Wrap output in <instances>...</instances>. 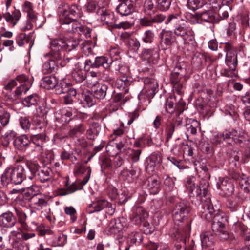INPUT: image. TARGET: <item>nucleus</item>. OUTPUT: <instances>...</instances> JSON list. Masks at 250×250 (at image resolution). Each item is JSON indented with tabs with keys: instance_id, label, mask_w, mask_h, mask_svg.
<instances>
[{
	"instance_id": "nucleus-12",
	"label": "nucleus",
	"mask_w": 250,
	"mask_h": 250,
	"mask_svg": "<svg viewBox=\"0 0 250 250\" xmlns=\"http://www.w3.org/2000/svg\"><path fill=\"white\" fill-rule=\"evenodd\" d=\"M54 233V232L50 229L39 230V235L44 236L47 235L51 236L48 239L50 242L52 243V245L54 246H63L66 242V236L62 234L56 235Z\"/></svg>"
},
{
	"instance_id": "nucleus-45",
	"label": "nucleus",
	"mask_w": 250,
	"mask_h": 250,
	"mask_svg": "<svg viewBox=\"0 0 250 250\" xmlns=\"http://www.w3.org/2000/svg\"><path fill=\"white\" fill-rule=\"evenodd\" d=\"M39 100V98L37 95L32 94L25 98L22 101V103L25 106L29 107L36 105Z\"/></svg>"
},
{
	"instance_id": "nucleus-22",
	"label": "nucleus",
	"mask_w": 250,
	"mask_h": 250,
	"mask_svg": "<svg viewBox=\"0 0 250 250\" xmlns=\"http://www.w3.org/2000/svg\"><path fill=\"white\" fill-rule=\"evenodd\" d=\"M30 140L37 146V151L43 156L42 145L46 141V135L44 133L33 135L30 136Z\"/></svg>"
},
{
	"instance_id": "nucleus-34",
	"label": "nucleus",
	"mask_w": 250,
	"mask_h": 250,
	"mask_svg": "<svg viewBox=\"0 0 250 250\" xmlns=\"http://www.w3.org/2000/svg\"><path fill=\"white\" fill-rule=\"evenodd\" d=\"M135 170L131 169H124L121 173V178L124 181L128 183H132L136 177Z\"/></svg>"
},
{
	"instance_id": "nucleus-3",
	"label": "nucleus",
	"mask_w": 250,
	"mask_h": 250,
	"mask_svg": "<svg viewBox=\"0 0 250 250\" xmlns=\"http://www.w3.org/2000/svg\"><path fill=\"white\" fill-rule=\"evenodd\" d=\"M223 49L226 52L225 63L228 68L221 70V74L226 77L232 78L235 75L234 71L237 66V57L236 51L229 42L224 44Z\"/></svg>"
},
{
	"instance_id": "nucleus-54",
	"label": "nucleus",
	"mask_w": 250,
	"mask_h": 250,
	"mask_svg": "<svg viewBox=\"0 0 250 250\" xmlns=\"http://www.w3.org/2000/svg\"><path fill=\"white\" fill-rule=\"evenodd\" d=\"M141 152L142 150L140 149H131L128 151L129 157L133 162H137L139 160Z\"/></svg>"
},
{
	"instance_id": "nucleus-46",
	"label": "nucleus",
	"mask_w": 250,
	"mask_h": 250,
	"mask_svg": "<svg viewBox=\"0 0 250 250\" xmlns=\"http://www.w3.org/2000/svg\"><path fill=\"white\" fill-rule=\"evenodd\" d=\"M51 170L44 168L39 171L38 175V179L42 182H44L50 180L51 178Z\"/></svg>"
},
{
	"instance_id": "nucleus-26",
	"label": "nucleus",
	"mask_w": 250,
	"mask_h": 250,
	"mask_svg": "<svg viewBox=\"0 0 250 250\" xmlns=\"http://www.w3.org/2000/svg\"><path fill=\"white\" fill-rule=\"evenodd\" d=\"M202 247L206 249L212 246L215 241L214 235L210 232H205L200 235Z\"/></svg>"
},
{
	"instance_id": "nucleus-33",
	"label": "nucleus",
	"mask_w": 250,
	"mask_h": 250,
	"mask_svg": "<svg viewBox=\"0 0 250 250\" xmlns=\"http://www.w3.org/2000/svg\"><path fill=\"white\" fill-rule=\"evenodd\" d=\"M194 177L188 178L186 182L185 186L189 193H193L195 191L196 194L198 195L200 193L201 189L196 185Z\"/></svg>"
},
{
	"instance_id": "nucleus-47",
	"label": "nucleus",
	"mask_w": 250,
	"mask_h": 250,
	"mask_svg": "<svg viewBox=\"0 0 250 250\" xmlns=\"http://www.w3.org/2000/svg\"><path fill=\"white\" fill-rule=\"evenodd\" d=\"M154 38V34L150 30L144 32L141 35L140 39L145 43H151L153 42Z\"/></svg>"
},
{
	"instance_id": "nucleus-35",
	"label": "nucleus",
	"mask_w": 250,
	"mask_h": 250,
	"mask_svg": "<svg viewBox=\"0 0 250 250\" xmlns=\"http://www.w3.org/2000/svg\"><path fill=\"white\" fill-rule=\"evenodd\" d=\"M23 11L27 14V16L33 21H36V14L33 9V6L31 2L26 1L23 5Z\"/></svg>"
},
{
	"instance_id": "nucleus-6",
	"label": "nucleus",
	"mask_w": 250,
	"mask_h": 250,
	"mask_svg": "<svg viewBox=\"0 0 250 250\" xmlns=\"http://www.w3.org/2000/svg\"><path fill=\"white\" fill-rule=\"evenodd\" d=\"M65 39L52 38L50 41V52L49 54L46 55H50L57 61L61 60L63 57L62 51L65 50Z\"/></svg>"
},
{
	"instance_id": "nucleus-40",
	"label": "nucleus",
	"mask_w": 250,
	"mask_h": 250,
	"mask_svg": "<svg viewBox=\"0 0 250 250\" xmlns=\"http://www.w3.org/2000/svg\"><path fill=\"white\" fill-rule=\"evenodd\" d=\"M93 65L95 68L103 66L104 68L107 69L109 67L110 63L108 62L107 58L104 56H100L95 58Z\"/></svg>"
},
{
	"instance_id": "nucleus-27",
	"label": "nucleus",
	"mask_w": 250,
	"mask_h": 250,
	"mask_svg": "<svg viewBox=\"0 0 250 250\" xmlns=\"http://www.w3.org/2000/svg\"><path fill=\"white\" fill-rule=\"evenodd\" d=\"M56 59L52 57L44 62L42 66V71L43 74H49L54 72L57 68L58 65Z\"/></svg>"
},
{
	"instance_id": "nucleus-19",
	"label": "nucleus",
	"mask_w": 250,
	"mask_h": 250,
	"mask_svg": "<svg viewBox=\"0 0 250 250\" xmlns=\"http://www.w3.org/2000/svg\"><path fill=\"white\" fill-rule=\"evenodd\" d=\"M16 223V218L13 213L7 211L0 215V225L5 228H11Z\"/></svg>"
},
{
	"instance_id": "nucleus-57",
	"label": "nucleus",
	"mask_w": 250,
	"mask_h": 250,
	"mask_svg": "<svg viewBox=\"0 0 250 250\" xmlns=\"http://www.w3.org/2000/svg\"><path fill=\"white\" fill-rule=\"evenodd\" d=\"M86 83L89 87L95 86L98 82V79L95 72H91L90 75L86 78Z\"/></svg>"
},
{
	"instance_id": "nucleus-4",
	"label": "nucleus",
	"mask_w": 250,
	"mask_h": 250,
	"mask_svg": "<svg viewBox=\"0 0 250 250\" xmlns=\"http://www.w3.org/2000/svg\"><path fill=\"white\" fill-rule=\"evenodd\" d=\"M214 139H216L214 142L220 143L223 140H226L228 144L233 145L246 141L247 134L243 131L233 129L226 130L222 134L214 136Z\"/></svg>"
},
{
	"instance_id": "nucleus-7",
	"label": "nucleus",
	"mask_w": 250,
	"mask_h": 250,
	"mask_svg": "<svg viewBox=\"0 0 250 250\" xmlns=\"http://www.w3.org/2000/svg\"><path fill=\"white\" fill-rule=\"evenodd\" d=\"M83 15L81 7L76 4L70 6L68 9H64L60 15V22L61 24H69L75 18H80Z\"/></svg>"
},
{
	"instance_id": "nucleus-8",
	"label": "nucleus",
	"mask_w": 250,
	"mask_h": 250,
	"mask_svg": "<svg viewBox=\"0 0 250 250\" xmlns=\"http://www.w3.org/2000/svg\"><path fill=\"white\" fill-rule=\"evenodd\" d=\"M224 218L223 216L215 213L212 224L213 231L219 236L222 240H227L229 238V234L224 224Z\"/></svg>"
},
{
	"instance_id": "nucleus-58",
	"label": "nucleus",
	"mask_w": 250,
	"mask_h": 250,
	"mask_svg": "<svg viewBox=\"0 0 250 250\" xmlns=\"http://www.w3.org/2000/svg\"><path fill=\"white\" fill-rule=\"evenodd\" d=\"M187 6L192 10H196L203 6V3L199 0H188Z\"/></svg>"
},
{
	"instance_id": "nucleus-38",
	"label": "nucleus",
	"mask_w": 250,
	"mask_h": 250,
	"mask_svg": "<svg viewBox=\"0 0 250 250\" xmlns=\"http://www.w3.org/2000/svg\"><path fill=\"white\" fill-rule=\"evenodd\" d=\"M111 66L115 69V70L118 71L120 73L125 74L128 70L127 66H125L123 63L119 60H115L112 63H110Z\"/></svg>"
},
{
	"instance_id": "nucleus-31",
	"label": "nucleus",
	"mask_w": 250,
	"mask_h": 250,
	"mask_svg": "<svg viewBox=\"0 0 250 250\" xmlns=\"http://www.w3.org/2000/svg\"><path fill=\"white\" fill-rule=\"evenodd\" d=\"M41 84L44 88L50 89L57 86V80L54 76H45L42 78Z\"/></svg>"
},
{
	"instance_id": "nucleus-20",
	"label": "nucleus",
	"mask_w": 250,
	"mask_h": 250,
	"mask_svg": "<svg viewBox=\"0 0 250 250\" xmlns=\"http://www.w3.org/2000/svg\"><path fill=\"white\" fill-rule=\"evenodd\" d=\"M117 11L122 16H126L132 14L134 10L132 0H127L125 3H120L116 7Z\"/></svg>"
},
{
	"instance_id": "nucleus-64",
	"label": "nucleus",
	"mask_w": 250,
	"mask_h": 250,
	"mask_svg": "<svg viewBox=\"0 0 250 250\" xmlns=\"http://www.w3.org/2000/svg\"><path fill=\"white\" fill-rule=\"evenodd\" d=\"M13 250H29V247L28 245L17 241H15L13 242Z\"/></svg>"
},
{
	"instance_id": "nucleus-21",
	"label": "nucleus",
	"mask_w": 250,
	"mask_h": 250,
	"mask_svg": "<svg viewBox=\"0 0 250 250\" xmlns=\"http://www.w3.org/2000/svg\"><path fill=\"white\" fill-rule=\"evenodd\" d=\"M98 13L101 16V20L108 26H114L115 22L114 14L110 10L102 8L99 10Z\"/></svg>"
},
{
	"instance_id": "nucleus-60",
	"label": "nucleus",
	"mask_w": 250,
	"mask_h": 250,
	"mask_svg": "<svg viewBox=\"0 0 250 250\" xmlns=\"http://www.w3.org/2000/svg\"><path fill=\"white\" fill-rule=\"evenodd\" d=\"M164 184L165 186V189L167 191H171L174 188V179L172 178L167 176L164 179Z\"/></svg>"
},
{
	"instance_id": "nucleus-13",
	"label": "nucleus",
	"mask_w": 250,
	"mask_h": 250,
	"mask_svg": "<svg viewBox=\"0 0 250 250\" xmlns=\"http://www.w3.org/2000/svg\"><path fill=\"white\" fill-rule=\"evenodd\" d=\"M189 212L187 204H176L173 210V218L175 225H179Z\"/></svg>"
},
{
	"instance_id": "nucleus-63",
	"label": "nucleus",
	"mask_w": 250,
	"mask_h": 250,
	"mask_svg": "<svg viewBox=\"0 0 250 250\" xmlns=\"http://www.w3.org/2000/svg\"><path fill=\"white\" fill-rule=\"evenodd\" d=\"M94 97L91 94H84V104H85L87 107H90L95 104L96 101Z\"/></svg>"
},
{
	"instance_id": "nucleus-41",
	"label": "nucleus",
	"mask_w": 250,
	"mask_h": 250,
	"mask_svg": "<svg viewBox=\"0 0 250 250\" xmlns=\"http://www.w3.org/2000/svg\"><path fill=\"white\" fill-rule=\"evenodd\" d=\"M15 210L18 217V222L21 224V227L25 231L28 230V226L25 221L27 218L26 215L23 212L17 208H15Z\"/></svg>"
},
{
	"instance_id": "nucleus-18",
	"label": "nucleus",
	"mask_w": 250,
	"mask_h": 250,
	"mask_svg": "<svg viewBox=\"0 0 250 250\" xmlns=\"http://www.w3.org/2000/svg\"><path fill=\"white\" fill-rule=\"evenodd\" d=\"M161 156L158 153L151 154L146 158V170L148 172L154 171L156 167L161 163Z\"/></svg>"
},
{
	"instance_id": "nucleus-30",
	"label": "nucleus",
	"mask_w": 250,
	"mask_h": 250,
	"mask_svg": "<svg viewBox=\"0 0 250 250\" xmlns=\"http://www.w3.org/2000/svg\"><path fill=\"white\" fill-rule=\"evenodd\" d=\"M23 230H25L23 229L21 227H19L17 230L12 231L11 232V235L12 236L16 237L18 239L24 240L31 238L35 235L33 233H24Z\"/></svg>"
},
{
	"instance_id": "nucleus-48",
	"label": "nucleus",
	"mask_w": 250,
	"mask_h": 250,
	"mask_svg": "<svg viewBox=\"0 0 250 250\" xmlns=\"http://www.w3.org/2000/svg\"><path fill=\"white\" fill-rule=\"evenodd\" d=\"M182 69L180 66H177L171 72L170 80L172 85L179 83L180 79V72L179 70Z\"/></svg>"
},
{
	"instance_id": "nucleus-29",
	"label": "nucleus",
	"mask_w": 250,
	"mask_h": 250,
	"mask_svg": "<svg viewBox=\"0 0 250 250\" xmlns=\"http://www.w3.org/2000/svg\"><path fill=\"white\" fill-rule=\"evenodd\" d=\"M144 82L145 84V89L149 91L150 94L154 95L158 87L157 81L153 78L147 77L145 78Z\"/></svg>"
},
{
	"instance_id": "nucleus-5",
	"label": "nucleus",
	"mask_w": 250,
	"mask_h": 250,
	"mask_svg": "<svg viewBox=\"0 0 250 250\" xmlns=\"http://www.w3.org/2000/svg\"><path fill=\"white\" fill-rule=\"evenodd\" d=\"M182 113V110L180 109L175 114L170 115L168 118L165 130L167 142L169 141L171 138L173 133L181 126L183 118L180 116V115Z\"/></svg>"
},
{
	"instance_id": "nucleus-25",
	"label": "nucleus",
	"mask_w": 250,
	"mask_h": 250,
	"mask_svg": "<svg viewBox=\"0 0 250 250\" xmlns=\"http://www.w3.org/2000/svg\"><path fill=\"white\" fill-rule=\"evenodd\" d=\"M217 188L221 190L222 194L227 196L231 195L234 191L233 185L226 179H223L220 182L217 183Z\"/></svg>"
},
{
	"instance_id": "nucleus-16",
	"label": "nucleus",
	"mask_w": 250,
	"mask_h": 250,
	"mask_svg": "<svg viewBox=\"0 0 250 250\" xmlns=\"http://www.w3.org/2000/svg\"><path fill=\"white\" fill-rule=\"evenodd\" d=\"M136 219H139L142 225L146 228V229H144L145 233H151L153 230L149 228V224L146 221L148 217L147 212L142 207L139 206L136 209Z\"/></svg>"
},
{
	"instance_id": "nucleus-9",
	"label": "nucleus",
	"mask_w": 250,
	"mask_h": 250,
	"mask_svg": "<svg viewBox=\"0 0 250 250\" xmlns=\"http://www.w3.org/2000/svg\"><path fill=\"white\" fill-rule=\"evenodd\" d=\"M16 80L20 85L14 91L15 99L19 98L23 93L25 94L32 86V82L26 75L22 74L16 77Z\"/></svg>"
},
{
	"instance_id": "nucleus-23",
	"label": "nucleus",
	"mask_w": 250,
	"mask_h": 250,
	"mask_svg": "<svg viewBox=\"0 0 250 250\" xmlns=\"http://www.w3.org/2000/svg\"><path fill=\"white\" fill-rule=\"evenodd\" d=\"M159 178L155 177H150L146 181V188L150 194H156L160 190L161 182Z\"/></svg>"
},
{
	"instance_id": "nucleus-14",
	"label": "nucleus",
	"mask_w": 250,
	"mask_h": 250,
	"mask_svg": "<svg viewBox=\"0 0 250 250\" xmlns=\"http://www.w3.org/2000/svg\"><path fill=\"white\" fill-rule=\"evenodd\" d=\"M140 57L142 61L151 65L157 63L159 55L158 51L154 49H144Z\"/></svg>"
},
{
	"instance_id": "nucleus-32",
	"label": "nucleus",
	"mask_w": 250,
	"mask_h": 250,
	"mask_svg": "<svg viewBox=\"0 0 250 250\" xmlns=\"http://www.w3.org/2000/svg\"><path fill=\"white\" fill-rule=\"evenodd\" d=\"M21 13L20 11L18 10H15L11 14L10 13L7 12L4 15L7 22L12 24L13 26L15 25L19 20L21 17Z\"/></svg>"
},
{
	"instance_id": "nucleus-50",
	"label": "nucleus",
	"mask_w": 250,
	"mask_h": 250,
	"mask_svg": "<svg viewBox=\"0 0 250 250\" xmlns=\"http://www.w3.org/2000/svg\"><path fill=\"white\" fill-rule=\"evenodd\" d=\"M201 19L207 22L213 23L216 21L215 16L212 11H206L200 15Z\"/></svg>"
},
{
	"instance_id": "nucleus-56",
	"label": "nucleus",
	"mask_w": 250,
	"mask_h": 250,
	"mask_svg": "<svg viewBox=\"0 0 250 250\" xmlns=\"http://www.w3.org/2000/svg\"><path fill=\"white\" fill-rule=\"evenodd\" d=\"M105 207V204H89L87 208V212L91 214L102 210Z\"/></svg>"
},
{
	"instance_id": "nucleus-53",
	"label": "nucleus",
	"mask_w": 250,
	"mask_h": 250,
	"mask_svg": "<svg viewBox=\"0 0 250 250\" xmlns=\"http://www.w3.org/2000/svg\"><path fill=\"white\" fill-rule=\"evenodd\" d=\"M52 197L48 196H41L38 195H35L31 198V202H34V203H47L49 202H51V199Z\"/></svg>"
},
{
	"instance_id": "nucleus-61",
	"label": "nucleus",
	"mask_w": 250,
	"mask_h": 250,
	"mask_svg": "<svg viewBox=\"0 0 250 250\" xmlns=\"http://www.w3.org/2000/svg\"><path fill=\"white\" fill-rule=\"evenodd\" d=\"M130 84V82L126 78H120L116 80L115 83L117 87L120 89H123Z\"/></svg>"
},
{
	"instance_id": "nucleus-44",
	"label": "nucleus",
	"mask_w": 250,
	"mask_h": 250,
	"mask_svg": "<svg viewBox=\"0 0 250 250\" xmlns=\"http://www.w3.org/2000/svg\"><path fill=\"white\" fill-rule=\"evenodd\" d=\"M82 186H83L81 185V186H78L76 183H74L72 184L66 189H61L59 191L58 194L60 196H64L68 194L72 193L77 190L81 189Z\"/></svg>"
},
{
	"instance_id": "nucleus-49",
	"label": "nucleus",
	"mask_w": 250,
	"mask_h": 250,
	"mask_svg": "<svg viewBox=\"0 0 250 250\" xmlns=\"http://www.w3.org/2000/svg\"><path fill=\"white\" fill-rule=\"evenodd\" d=\"M115 147L117 148V151L115 152H112V146L111 145H108L106 146L107 151L109 153V155L114 156V155H117L119 152L122 151V149L125 147V140L121 141L118 143H116L115 144Z\"/></svg>"
},
{
	"instance_id": "nucleus-42",
	"label": "nucleus",
	"mask_w": 250,
	"mask_h": 250,
	"mask_svg": "<svg viewBox=\"0 0 250 250\" xmlns=\"http://www.w3.org/2000/svg\"><path fill=\"white\" fill-rule=\"evenodd\" d=\"M239 185L241 188L244 192L248 193L250 191V178L243 174L239 179Z\"/></svg>"
},
{
	"instance_id": "nucleus-39",
	"label": "nucleus",
	"mask_w": 250,
	"mask_h": 250,
	"mask_svg": "<svg viewBox=\"0 0 250 250\" xmlns=\"http://www.w3.org/2000/svg\"><path fill=\"white\" fill-rule=\"evenodd\" d=\"M144 11L148 14L154 13L157 9V0H146L144 4Z\"/></svg>"
},
{
	"instance_id": "nucleus-1",
	"label": "nucleus",
	"mask_w": 250,
	"mask_h": 250,
	"mask_svg": "<svg viewBox=\"0 0 250 250\" xmlns=\"http://www.w3.org/2000/svg\"><path fill=\"white\" fill-rule=\"evenodd\" d=\"M38 168L37 164L31 162H27L24 165L8 167L1 177V186H6L11 182L20 184L26 178L31 180Z\"/></svg>"
},
{
	"instance_id": "nucleus-62",
	"label": "nucleus",
	"mask_w": 250,
	"mask_h": 250,
	"mask_svg": "<svg viewBox=\"0 0 250 250\" xmlns=\"http://www.w3.org/2000/svg\"><path fill=\"white\" fill-rule=\"evenodd\" d=\"M154 95L149 94V91L147 89L142 90L138 95V98L141 102H144L148 101L150 102V98Z\"/></svg>"
},
{
	"instance_id": "nucleus-37",
	"label": "nucleus",
	"mask_w": 250,
	"mask_h": 250,
	"mask_svg": "<svg viewBox=\"0 0 250 250\" xmlns=\"http://www.w3.org/2000/svg\"><path fill=\"white\" fill-rule=\"evenodd\" d=\"M108 86L105 84L98 86L94 91V96L98 99H104L107 94Z\"/></svg>"
},
{
	"instance_id": "nucleus-36",
	"label": "nucleus",
	"mask_w": 250,
	"mask_h": 250,
	"mask_svg": "<svg viewBox=\"0 0 250 250\" xmlns=\"http://www.w3.org/2000/svg\"><path fill=\"white\" fill-rule=\"evenodd\" d=\"M72 77L76 82L80 83L85 80L86 72L82 69L76 68L72 73Z\"/></svg>"
},
{
	"instance_id": "nucleus-15",
	"label": "nucleus",
	"mask_w": 250,
	"mask_h": 250,
	"mask_svg": "<svg viewBox=\"0 0 250 250\" xmlns=\"http://www.w3.org/2000/svg\"><path fill=\"white\" fill-rule=\"evenodd\" d=\"M190 229V227L187 224L185 228L180 231L177 227L171 229L170 230V235L176 239L185 242L186 238L189 235Z\"/></svg>"
},
{
	"instance_id": "nucleus-52",
	"label": "nucleus",
	"mask_w": 250,
	"mask_h": 250,
	"mask_svg": "<svg viewBox=\"0 0 250 250\" xmlns=\"http://www.w3.org/2000/svg\"><path fill=\"white\" fill-rule=\"evenodd\" d=\"M79 40L74 38L67 40L65 39V50L71 51L75 49L79 45Z\"/></svg>"
},
{
	"instance_id": "nucleus-51",
	"label": "nucleus",
	"mask_w": 250,
	"mask_h": 250,
	"mask_svg": "<svg viewBox=\"0 0 250 250\" xmlns=\"http://www.w3.org/2000/svg\"><path fill=\"white\" fill-rule=\"evenodd\" d=\"M85 128L83 125L79 124L76 126L74 128L70 130L69 132V135L70 137H78L79 135L82 134L84 133Z\"/></svg>"
},
{
	"instance_id": "nucleus-55",
	"label": "nucleus",
	"mask_w": 250,
	"mask_h": 250,
	"mask_svg": "<svg viewBox=\"0 0 250 250\" xmlns=\"http://www.w3.org/2000/svg\"><path fill=\"white\" fill-rule=\"evenodd\" d=\"M64 87H63V85L62 86L61 90L60 91L61 93H65L68 94V96L73 98L76 95L77 91L75 89L71 88L67 85L66 83H64Z\"/></svg>"
},
{
	"instance_id": "nucleus-59",
	"label": "nucleus",
	"mask_w": 250,
	"mask_h": 250,
	"mask_svg": "<svg viewBox=\"0 0 250 250\" xmlns=\"http://www.w3.org/2000/svg\"><path fill=\"white\" fill-rule=\"evenodd\" d=\"M170 5V0H157V7L161 11H166L168 10Z\"/></svg>"
},
{
	"instance_id": "nucleus-24",
	"label": "nucleus",
	"mask_w": 250,
	"mask_h": 250,
	"mask_svg": "<svg viewBox=\"0 0 250 250\" xmlns=\"http://www.w3.org/2000/svg\"><path fill=\"white\" fill-rule=\"evenodd\" d=\"M123 225L119 219H113L104 229V232L110 235L118 233L122 229Z\"/></svg>"
},
{
	"instance_id": "nucleus-43",
	"label": "nucleus",
	"mask_w": 250,
	"mask_h": 250,
	"mask_svg": "<svg viewBox=\"0 0 250 250\" xmlns=\"http://www.w3.org/2000/svg\"><path fill=\"white\" fill-rule=\"evenodd\" d=\"M186 125L187 131L192 135H195L197 133V127L199 125V123L193 119H189Z\"/></svg>"
},
{
	"instance_id": "nucleus-2",
	"label": "nucleus",
	"mask_w": 250,
	"mask_h": 250,
	"mask_svg": "<svg viewBox=\"0 0 250 250\" xmlns=\"http://www.w3.org/2000/svg\"><path fill=\"white\" fill-rule=\"evenodd\" d=\"M176 23L174 33L177 36L181 37L185 43H193L195 40V34L188 24L183 20H179L174 15L168 17L166 24Z\"/></svg>"
},
{
	"instance_id": "nucleus-28",
	"label": "nucleus",
	"mask_w": 250,
	"mask_h": 250,
	"mask_svg": "<svg viewBox=\"0 0 250 250\" xmlns=\"http://www.w3.org/2000/svg\"><path fill=\"white\" fill-rule=\"evenodd\" d=\"M30 144L29 140L26 135H22L15 139L14 145L15 147L19 150H23Z\"/></svg>"
},
{
	"instance_id": "nucleus-11",
	"label": "nucleus",
	"mask_w": 250,
	"mask_h": 250,
	"mask_svg": "<svg viewBox=\"0 0 250 250\" xmlns=\"http://www.w3.org/2000/svg\"><path fill=\"white\" fill-rule=\"evenodd\" d=\"M184 106L185 104L182 101L181 98H180L178 103L176 104L175 98L172 97L167 98L165 104L166 111L171 115L175 114L180 109L182 110L183 112Z\"/></svg>"
},
{
	"instance_id": "nucleus-10",
	"label": "nucleus",
	"mask_w": 250,
	"mask_h": 250,
	"mask_svg": "<svg viewBox=\"0 0 250 250\" xmlns=\"http://www.w3.org/2000/svg\"><path fill=\"white\" fill-rule=\"evenodd\" d=\"M159 36V47L162 50L169 49L176 42V38L171 31L162 30Z\"/></svg>"
},
{
	"instance_id": "nucleus-17",
	"label": "nucleus",
	"mask_w": 250,
	"mask_h": 250,
	"mask_svg": "<svg viewBox=\"0 0 250 250\" xmlns=\"http://www.w3.org/2000/svg\"><path fill=\"white\" fill-rule=\"evenodd\" d=\"M73 172L75 175H81L86 172V176H85L80 182V184H81L82 186H84L88 182L89 179L91 174V169L90 167H85L82 164L78 162L76 163L74 166Z\"/></svg>"
}]
</instances>
